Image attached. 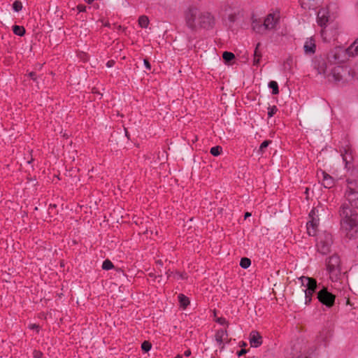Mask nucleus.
Returning <instances> with one entry per match:
<instances>
[{
	"instance_id": "6ab92c4d",
	"label": "nucleus",
	"mask_w": 358,
	"mask_h": 358,
	"mask_svg": "<svg viewBox=\"0 0 358 358\" xmlns=\"http://www.w3.org/2000/svg\"><path fill=\"white\" fill-rule=\"evenodd\" d=\"M299 2L304 9H314L316 6L315 0H299Z\"/></svg>"
},
{
	"instance_id": "0eeeda50",
	"label": "nucleus",
	"mask_w": 358,
	"mask_h": 358,
	"mask_svg": "<svg viewBox=\"0 0 358 358\" xmlns=\"http://www.w3.org/2000/svg\"><path fill=\"white\" fill-rule=\"evenodd\" d=\"M318 211V209L313 208L309 213L310 220L307 222V231L310 236H315L316 234L320 221Z\"/></svg>"
},
{
	"instance_id": "f257e3e1",
	"label": "nucleus",
	"mask_w": 358,
	"mask_h": 358,
	"mask_svg": "<svg viewBox=\"0 0 358 358\" xmlns=\"http://www.w3.org/2000/svg\"><path fill=\"white\" fill-rule=\"evenodd\" d=\"M345 197L348 203H344L340 208L341 229L350 239L358 237V213L355 208H358V183L348 180Z\"/></svg>"
},
{
	"instance_id": "09e8293b",
	"label": "nucleus",
	"mask_w": 358,
	"mask_h": 358,
	"mask_svg": "<svg viewBox=\"0 0 358 358\" xmlns=\"http://www.w3.org/2000/svg\"><path fill=\"white\" fill-rule=\"evenodd\" d=\"M185 356L189 357L191 355V351L189 350H187L184 353Z\"/></svg>"
},
{
	"instance_id": "39448f33",
	"label": "nucleus",
	"mask_w": 358,
	"mask_h": 358,
	"mask_svg": "<svg viewBox=\"0 0 358 358\" xmlns=\"http://www.w3.org/2000/svg\"><path fill=\"white\" fill-rule=\"evenodd\" d=\"M340 258L337 255L331 256L327 261V269L332 281L338 280L341 273Z\"/></svg>"
},
{
	"instance_id": "c85d7f7f",
	"label": "nucleus",
	"mask_w": 358,
	"mask_h": 358,
	"mask_svg": "<svg viewBox=\"0 0 358 358\" xmlns=\"http://www.w3.org/2000/svg\"><path fill=\"white\" fill-rule=\"evenodd\" d=\"M221 152H222V148L218 145L211 148V149L210 150V154L215 157L220 155Z\"/></svg>"
},
{
	"instance_id": "c9c22d12",
	"label": "nucleus",
	"mask_w": 358,
	"mask_h": 358,
	"mask_svg": "<svg viewBox=\"0 0 358 358\" xmlns=\"http://www.w3.org/2000/svg\"><path fill=\"white\" fill-rule=\"evenodd\" d=\"M321 36L322 37L324 41H329L330 40V38H327V30H326L325 29H322Z\"/></svg>"
},
{
	"instance_id": "dca6fc26",
	"label": "nucleus",
	"mask_w": 358,
	"mask_h": 358,
	"mask_svg": "<svg viewBox=\"0 0 358 358\" xmlns=\"http://www.w3.org/2000/svg\"><path fill=\"white\" fill-rule=\"evenodd\" d=\"M331 336V331L328 329H323L317 337V343L326 345L329 338Z\"/></svg>"
},
{
	"instance_id": "2f4dec72",
	"label": "nucleus",
	"mask_w": 358,
	"mask_h": 358,
	"mask_svg": "<svg viewBox=\"0 0 358 358\" xmlns=\"http://www.w3.org/2000/svg\"><path fill=\"white\" fill-rule=\"evenodd\" d=\"M271 143V141H264L262 143L259 147V152L263 153L264 150L268 146V145Z\"/></svg>"
},
{
	"instance_id": "2eb2a0df",
	"label": "nucleus",
	"mask_w": 358,
	"mask_h": 358,
	"mask_svg": "<svg viewBox=\"0 0 358 358\" xmlns=\"http://www.w3.org/2000/svg\"><path fill=\"white\" fill-rule=\"evenodd\" d=\"M319 178L322 177V185L325 188H331L334 185V178L324 171L321 172V176L317 174Z\"/></svg>"
},
{
	"instance_id": "7c9ffc66",
	"label": "nucleus",
	"mask_w": 358,
	"mask_h": 358,
	"mask_svg": "<svg viewBox=\"0 0 358 358\" xmlns=\"http://www.w3.org/2000/svg\"><path fill=\"white\" fill-rule=\"evenodd\" d=\"M113 267V263L108 260L106 259L102 264V268L104 270H109L111 269Z\"/></svg>"
},
{
	"instance_id": "473e14b6",
	"label": "nucleus",
	"mask_w": 358,
	"mask_h": 358,
	"mask_svg": "<svg viewBox=\"0 0 358 358\" xmlns=\"http://www.w3.org/2000/svg\"><path fill=\"white\" fill-rule=\"evenodd\" d=\"M152 345L149 341H144L141 345V348L145 352H148L151 349Z\"/></svg>"
},
{
	"instance_id": "864d4df0",
	"label": "nucleus",
	"mask_w": 358,
	"mask_h": 358,
	"mask_svg": "<svg viewBox=\"0 0 358 358\" xmlns=\"http://www.w3.org/2000/svg\"><path fill=\"white\" fill-rule=\"evenodd\" d=\"M157 263H159V264H162L161 261H157Z\"/></svg>"
},
{
	"instance_id": "c03bdc74",
	"label": "nucleus",
	"mask_w": 358,
	"mask_h": 358,
	"mask_svg": "<svg viewBox=\"0 0 358 358\" xmlns=\"http://www.w3.org/2000/svg\"><path fill=\"white\" fill-rule=\"evenodd\" d=\"M85 9V6H83V5H79L78 6V10H79V12H83L84 11Z\"/></svg>"
},
{
	"instance_id": "f8f14e48",
	"label": "nucleus",
	"mask_w": 358,
	"mask_h": 358,
	"mask_svg": "<svg viewBox=\"0 0 358 358\" xmlns=\"http://www.w3.org/2000/svg\"><path fill=\"white\" fill-rule=\"evenodd\" d=\"M303 50L306 55H313L315 52V40L313 37L306 39L303 45Z\"/></svg>"
},
{
	"instance_id": "4be33fe9",
	"label": "nucleus",
	"mask_w": 358,
	"mask_h": 358,
	"mask_svg": "<svg viewBox=\"0 0 358 358\" xmlns=\"http://www.w3.org/2000/svg\"><path fill=\"white\" fill-rule=\"evenodd\" d=\"M178 300L180 306L182 307L183 308H185L189 303V299L182 294L178 295Z\"/></svg>"
},
{
	"instance_id": "f704fd0d",
	"label": "nucleus",
	"mask_w": 358,
	"mask_h": 358,
	"mask_svg": "<svg viewBox=\"0 0 358 358\" xmlns=\"http://www.w3.org/2000/svg\"><path fill=\"white\" fill-rule=\"evenodd\" d=\"M173 278H176V279H185V278H187V276H186L185 273H182L176 272L173 275Z\"/></svg>"
},
{
	"instance_id": "de8ad7c7",
	"label": "nucleus",
	"mask_w": 358,
	"mask_h": 358,
	"mask_svg": "<svg viewBox=\"0 0 358 358\" xmlns=\"http://www.w3.org/2000/svg\"><path fill=\"white\" fill-rule=\"evenodd\" d=\"M292 62V59L291 57H289L287 59L286 64H287L288 65H290Z\"/></svg>"
},
{
	"instance_id": "ea45409f",
	"label": "nucleus",
	"mask_w": 358,
	"mask_h": 358,
	"mask_svg": "<svg viewBox=\"0 0 358 358\" xmlns=\"http://www.w3.org/2000/svg\"><path fill=\"white\" fill-rule=\"evenodd\" d=\"M115 64V61L114 60H109L107 63H106V66L108 68H110L112 66H113Z\"/></svg>"
},
{
	"instance_id": "79ce46f5",
	"label": "nucleus",
	"mask_w": 358,
	"mask_h": 358,
	"mask_svg": "<svg viewBox=\"0 0 358 358\" xmlns=\"http://www.w3.org/2000/svg\"><path fill=\"white\" fill-rule=\"evenodd\" d=\"M297 358H310V357L309 355H308L306 352H304L303 354L299 355Z\"/></svg>"
},
{
	"instance_id": "9d476101",
	"label": "nucleus",
	"mask_w": 358,
	"mask_h": 358,
	"mask_svg": "<svg viewBox=\"0 0 358 358\" xmlns=\"http://www.w3.org/2000/svg\"><path fill=\"white\" fill-rule=\"evenodd\" d=\"M251 347L258 348L262 344V336L257 331H252L249 336Z\"/></svg>"
},
{
	"instance_id": "9b49d317",
	"label": "nucleus",
	"mask_w": 358,
	"mask_h": 358,
	"mask_svg": "<svg viewBox=\"0 0 358 358\" xmlns=\"http://www.w3.org/2000/svg\"><path fill=\"white\" fill-rule=\"evenodd\" d=\"M278 20V16L275 14H269L264 20V26L266 30L273 29Z\"/></svg>"
},
{
	"instance_id": "a19ab883",
	"label": "nucleus",
	"mask_w": 358,
	"mask_h": 358,
	"mask_svg": "<svg viewBox=\"0 0 358 358\" xmlns=\"http://www.w3.org/2000/svg\"><path fill=\"white\" fill-rule=\"evenodd\" d=\"M217 322L221 324H224L227 322L226 320L223 317L218 318Z\"/></svg>"
},
{
	"instance_id": "c756f323",
	"label": "nucleus",
	"mask_w": 358,
	"mask_h": 358,
	"mask_svg": "<svg viewBox=\"0 0 358 358\" xmlns=\"http://www.w3.org/2000/svg\"><path fill=\"white\" fill-rule=\"evenodd\" d=\"M13 8L15 11L19 12L22 8V3L20 1L16 0L13 3Z\"/></svg>"
},
{
	"instance_id": "a211bd4d",
	"label": "nucleus",
	"mask_w": 358,
	"mask_h": 358,
	"mask_svg": "<svg viewBox=\"0 0 358 358\" xmlns=\"http://www.w3.org/2000/svg\"><path fill=\"white\" fill-rule=\"evenodd\" d=\"M227 337V331L224 329H220L216 332L215 340L220 344H222Z\"/></svg>"
},
{
	"instance_id": "f03ea898",
	"label": "nucleus",
	"mask_w": 358,
	"mask_h": 358,
	"mask_svg": "<svg viewBox=\"0 0 358 358\" xmlns=\"http://www.w3.org/2000/svg\"><path fill=\"white\" fill-rule=\"evenodd\" d=\"M185 22L188 28L195 31L198 28L208 29L214 24V17L207 11H201L195 6H190L185 13Z\"/></svg>"
},
{
	"instance_id": "20e7f679",
	"label": "nucleus",
	"mask_w": 358,
	"mask_h": 358,
	"mask_svg": "<svg viewBox=\"0 0 358 358\" xmlns=\"http://www.w3.org/2000/svg\"><path fill=\"white\" fill-rule=\"evenodd\" d=\"M332 244L333 237L330 233L323 231L318 235L317 238L316 248L317 252L322 255H327L330 252Z\"/></svg>"
},
{
	"instance_id": "8fccbe9b",
	"label": "nucleus",
	"mask_w": 358,
	"mask_h": 358,
	"mask_svg": "<svg viewBox=\"0 0 358 358\" xmlns=\"http://www.w3.org/2000/svg\"><path fill=\"white\" fill-rule=\"evenodd\" d=\"M251 216V213H245V219L248 218V217H250Z\"/></svg>"
},
{
	"instance_id": "5701e85b",
	"label": "nucleus",
	"mask_w": 358,
	"mask_h": 358,
	"mask_svg": "<svg viewBox=\"0 0 358 358\" xmlns=\"http://www.w3.org/2000/svg\"><path fill=\"white\" fill-rule=\"evenodd\" d=\"M138 24L142 28H147L149 24V19L145 15H141L138 18Z\"/></svg>"
},
{
	"instance_id": "603ef678",
	"label": "nucleus",
	"mask_w": 358,
	"mask_h": 358,
	"mask_svg": "<svg viewBox=\"0 0 358 358\" xmlns=\"http://www.w3.org/2000/svg\"><path fill=\"white\" fill-rule=\"evenodd\" d=\"M104 26H106V27H110V24H109V23H106V24H104Z\"/></svg>"
},
{
	"instance_id": "bb28decb",
	"label": "nucleus",
	"mask_w": 358,
	"mask_h": 358,
	"mask_svg": "<svg viewBox=\"0 0 358 358\" xmlns=\"http://www.w3.org/2000/svg\"><path fill=\"white\" fill-rule=\"evenodd\" d=\"M251 264V261L249 258L243 257L240 262V266L243 268H248Z\"/></svg>"
},
{
	"instance_id": "f3484780",
	"label": "nucleus",
	"mask_w": 358,
	"mask_h": 358,
	"mask_svg": "<svg viewBox=\"0 0 358 358\" xmlns=\"http://www.w3.org/2000/svg\"><path fill=\"white\" fill-rule=\"evenodd\" d=\"M344 71L345 70L343 69V67H341L340 66H335L331 70V74L334 81L338 82L342 80V78H343L342 73L344 72Z\"/></svg>"
},
{
	"instance_id": "5fc2aeb1",
	"label": "nucleus",
	"mask_w": 358,
	"mask_h": 358,
	"mask_svg": "<svg viewBox=\"0 0 358 358\" xmlns=\"http://www.w3.org/2000/svg\"><path fill=\"white\" fill-rule=\"evenodd\" d=\"M357 249H358V246H357Z\"/></svg>"
},
{
	"instance_id": "49530a36",
	"label": "nucleus",
	"mask_w": 358,
	"mask_h": 358,
	"mask_svg": "<svg viewBox=\"0 0 358 358\" xmlns=\"http://www.w3.org/2000/svg\"><path fill=\"white\" fill-rule=\"evenodd\" d=\"M246 353V350H241L238 352V356H241L244 354Z\"/></svg>"
},
{
	"instance_id": "4468645a",
	"label": "nucleus",
	"mask_w": 358,
	"mask_h": 358,
	"mask_svg": "<svg viewBox=\"0 0 358 358\" xmlns=\"http://www.w3.org/2000/svg\"><path fill=\"white\" fill-rule=\"evenodd\" d=\"M341 156L343 162L345 163V168L350 169L348 165L351 163L353 159L352 150L349 146L344 148L341 150Z\"/></svg>"
},
{
	"instance_id": "cd10ccee",
	"label": "nucleus",
	"mask_w": 358,
	"mask_h": 358,
	"mask_svg": "<svg viewBox=\"0 0 358 358\" xmlns=\"http://www.w3.org/2000/svg\"><path fill=\"white\" fill-rule=\"evenodd\" d=\"M222 57L226 62H229L233 59H234L235 56L232 52L226 51L223 52Z\"/></svg>"
},
{
	"instance_id": "b1692460",
	"label": "nucleus",
	"mask_w": 358,
	"mask_h": 358,
	"mask_svg": "<svg viewBox=\"0 0 358 358\" xmlns=\"http://www.w3.org/2000/svg\"><path fill=\"white\" fill-rule=\"evenodd\" d=\"M303 292L305 295V303L309 304L312 301V297L315 292H311L310 289H303Z\"/></svg>"
},
{
	"instance_id": "412c9836",
	"label": "nucleus",
	"mask_w": 358,
	"mask_h": 358,
	"mask_svg": "<svg viewBox=\"0 0 358 358\" xmlns=\"http://www.w3.org/2000/svg\"><path fill=\"white\" fill-rule=\"evenodd\" d=\"M260 46V43H257L255 50L254 52V60L253 64L254 65H258L260 62V59L262 58V53L259 50V47Z\"/></svg>"
},
{
	"instance_id": "393cba45",
	"label": "nucleus",
	"mask_w": 358,
	"mask_h": 358,
	"mask_svg": "<svg viewBox=\"0 0 358 358\" xmlns=\"http://www.w3.org/2000/svg\"><path fill=\"white\" fill-rule=\"evenodd\" d=\"M13 31L15 34L22 36L25 34V29L22 26L14 25L13 27Z\"/></svg>"
},
{
	"instance_id": "1a4fd4ad",
	"label": "nucleus",
	"mask_w": 358,
	"mask_h": 358,
	"mask_svg": "<svg viewBox=\"0 0 358 358\" xmlns=\"http://www.w3.org/2000/svg\"><path fill=\"white\" fill-rule=\"evenodd\" d=\"M299 280L301 281V285L306 287L307 289L315 292L317 286L315 279L307 276H301Z\"/></svg>"
},
{
	"instance_id": "ddd939ff",
	"label": "nucleus",
	"mask_w": 358,
	"mask_h": 358,
	"mask_svg": "<svg viewBox=\"0 0 358 358\" xmlns=\"http://www.w3.org/2000/svg\"><path fill=\"white\" fill-rule=\"evenodd\" d=\"M314 67L317 70L318 73L328 76L327 64L322 58H317L315 60Z\"/></svg>"
},
{
	"instance_id": "a18cd8bd",
	"label": "nucleus",
	"mask_w": 358,
	"mask_h": 358,
	"mask_svg": "<svg viewBox=\"0 0 358 358\" xmlns=\"http://www.w3.org/2000/svg\"><path fill=\"white\" fill-rule=\"evenodd\" d=\"M166 274L167 275V278H170L172 275L173 276V275L175 273H173V272H172L170 270H169L168 271L166 272Z\"/></svg>"
},
{
	"instance_id": "7ed1b4c3",
	"label": "nucleus",
	"mask_w": 358,
	"mask_h": 358,
	"mask_svg": "<svg viewBox=\"0 0 358 358\" xmlns=\"http://www.w3.org/2000/svg\"><path fill=\"white\" fill-rule=\"evenodd\" d=\"M358 55V38L356 39L347 49L336 48L328 55L329 62L341 63L344 62L346 57H355Z\"/></svg>"
},
{
	"instance_id": "72a5a7b5",
	"label": "nucleus",
	"mask_w": 358,
	"mask_h": 358,
	"mask_svg": "<svg viewBox=\"0 0 358 358\" xmlns=\"http://www.w3.org/2000/svg\"><path fill=\"white\" fill-rule=\"evenodd\" d=\"M278 108L275 106H273L268 108V115L269 117H271L273 115L276 113Z\"/></svg>"
},
{
	"instance_id": "a878e982",
	"label": "nucleus",
	"mask_w": 358,
	"mask_h": 358,
	"mask_svg": "<svg viewBox=\"0 0 358 358\" xmlns=\"http://www.w3.org/2000/svg\"><path fill=\"white\" fill-rule=\"evenodd\" d=\"M268 87L272 89V94H278L279 93V90H278V85L277 83V82L275 81H271L269 82L268 83Z\"/></svg>"
},
{
	"instance_id": "e433bc0d",
	"label": "nucleus",
	"mask_w": 358,
	"mask_h": 358,
	"mask_svg": "<svg viewBox=\"0 0 358 358\" xmlns=\"http://www.w3.org/2000/svg\"><path fill=\"white\" fill-rule=\"evenodd\" d=\"M33 355L34 358H41L43 356V353L39 350H34L33 352Z\"/></svg>"
},
{
	"instance_id": "58836bf2",
	"label": "nucleus",
	"mask_w": 358,
	"mask_h": 358,
	"mask_svg": "<svg viewBox=\"0 0 358 358\" xmlns=\"http://www.w3.org/2000/svg\"><path fill=\"white\" fill-rule=\"evenodd\" d=\"M144 64L145 66V68L148 70H150L151 69V65H150V62H148V59H144Z\"/></svg>"
},
{
	"instance_id": "6e6552de",
	"label": "nucleus",
	"mask_w": 358,
	"mask_h": 358,
	"mask_svg": "<svg viewBox=\"0 0 358 358\" xmlns=\"http://www.w3.org/2000/svg\"><path fill=\"white\" fill-rule=\"evenodd\" d=\"M331 20V16L327 8H322L317 12V21L320 27L325 28L327 24Z\"/></svg>"
},
{
	"instance_id": "aec40b11",
	"label": "nucleus",
	"mask_w": 358,
	"mask_h": 358,
	"mask_svg": "<svg viewBox=\"0 0 358 358\" xmlns=\"http://www.w3.org/2000/svg\"><path fill=\"white\" fill-rule=\"evenodd\" d=\"M252 29L255 32L259 34H263L266 31V28L264 26V23L262 24L260 22H258L257 20L253 21Z\"/></svg>"
},
{
	"instance_id": "3c124183",
	"label": "nucleus",
	"mask_w": 358,
	"mask_h": 358,
	"mask_svg": "<svg viewBox=\"0 0 358 358\" xmlns=\"http://www.w3.org/2000/svg\"><path fill=\"white\" fill-rule=\"evenodd\" d=\"M87 3H92L94 0H85Z\"/></svg>"
},
{
	"instance_id": "4c0bfd02",
	"label": "nucleus",
	"mask_w": 358,
	"mask_h": 358,
	"mask_svg": "<svg viewBox=\"0 0 358 358\" xmlns=\"http://www.w3.org/2000/svg\"><path fill=\"white\" fill-rule=\"evenodd\" d=\"M29 329H36L37 331H38L39 326L36 324H31L29 325Z\"/></svg>"
},
{
	"instance_id": "423d86ee",
	"label": "nucleus",
	"mask_w": 358,
	"mask_h": 358,
	"mask_svg": "<svg viewBox=\"0 0 358 358\" xmlns=\"http://www.w3.org/2000/svg\"><path fill=\"white\" fill-rule=\"evenodd\" d=\"M317 298L322 304L331 308L334 305L336 296L323 287L317 292Z\"/></svg>"
},
{
	"instance_id": "37998d69",
	"label": "nucleus",
	"mask_w": 358,
	"mask_h": 358,
	"mask_svg": "<svg viewBox=\"0 0 358 358\" xmlns=\"http://www.w3.org/2000/svg\"><path fill=\"white\" fill-rule=\"evenodd\" d=\"M29 76L34 80H36V73L34 72H30L29 73Z\"/></svg>"
}]
</instances>
